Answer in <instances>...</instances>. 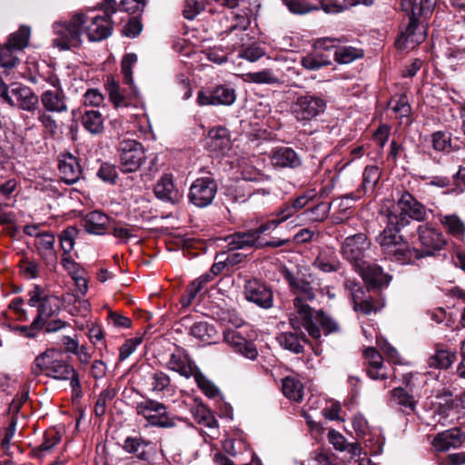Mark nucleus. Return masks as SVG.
<instances>
[{
  "label": "nucleus",
  "mask_w": 465,
  "mask_h": 465,
  "mask_svg": "<svg viewBox=\"0 0 465 465\" xmlns=\"http://www.w3.org/2000/svg\"><path fill=\"white\" fill-rule=\"evenodd\" d=\"M432 146L436 151H444L450 146V138L442 132H436L431 135Z\"/></svg>",
  "instance_id": "4d7b16f0"
},
{
  "label": "nucleus",
  "mask_w": 465,
  "mask_h": 465,
  "mask_svg": "<svg viewBox=\"0 0 465 465\" xmlns=\"http://www.w3.org/2000/svg\"><path fill=\"white\" fill-rule=\"evenodd\" d=\"M245 298L262 309L273 306V294L272 290L257 280H249L244 286Z\"/></svg>",
  "instance_id": "dca6fc26"
},
{
  "label": "nucleus",
  "mask_w": 465,
  "mask_h": 465,
  "mask_svg": "<svg viewBox=\"0 0 465 465\" xmlns=\"http://www.w3.org/2000/svg\"><path fill=\"white\" fill-rule=\"evenodd\" d=\"M122 9L130 14H136L143 11L145 6V0H123Z\"/></svg>",
  "instance_id": "052dcab7"
},
{
  "label": "nucleus",
  "mask_w": 465,
  "mask_h": 465,
  "mask_svg": "<svg viewBox=\"0 0 465 465\" xmlns=\"http://www.w3.org/2000/svg\"><path fill=\"white\" fill-rule=\"evenodd\" d=\"M213 331V327L209 326L207 322H198L191 327L190 333L202 341L210 342Z\"/></svg>",
  "instance_id": "de8ad7c7"
},
{
  "label": "nucleus",
  "mask_w": 465,
  "mask_h": 465,
  "mask_svg": "<svg viewBox=\"0 0 465 465\" xmlns=\"http://www.w3.org/2000/svg\"><path fill=\"white\" fill-rule=\"evenodd\" d=\"M296 210L291 202L284 203L282 206L275 213L277 220L279 223H282L287 219L291 218L296 213Z\"/></svg>",
  "instance_id": "0e129e2a"
},
{
  "label": "nucleus",
  "mask_w": 465,
  "mask_h": 465,
  "mask_svg": "<svg viewBox=\"0 0 465 465\" xmlns=\"http://www.w3.org/2000/svg\"><path fill=\"white\" fill-rule=\"evenodd\" d=\"M81 122L84 129L92 134H99L104 131V117L97 110L84 112Z\"/></svg>",
  "instance_id": "f704fd0d"
},
{
  "label": "nucleus",
  "mask_w": 465,
  "mask_h": 465,
  "mask_svg": "<svg viewBox=\"0 0 465 465\" xmlns=\"http://www.w3.org/2000/svg\"><path fill=\"white\" fill-rule=\"evenodd\" d=\"M335 40L325 38L318 42L319 49L312 54H309L302 59V65L308 70H318L322 66L331 64L330 52L334 45H329L328 43H333Z\"/></svg>",
  "instance_id": "6ab92c4d"
},
{
  "label": "nucleus",
  "mask_w": 465,
  "mask_h": 465,
  "mask_svg": "<svg viewBox=\"0 0 465 465\" xmlns=\"http://www.w3.org/2000/svg\"><path fill=\"white\" fill-rule=\"evenodd\" d=\"M265 54V52L262 48L257 46V45H252L245 49H243L240 54L239 57L246 59L250 62H255L259 60L261 57H262Z\"/></svg>",
  "instance_id": "13d9d810"
},
{
  "label": "nucleus",
  "mask_w": 465,
  "mask_h": 465,
  "mask_svg": "<svg viewBox=\"0 0 465 465\" xmlns=\"http://www.w3.org/2000/svg\"><path fill=\"white\" fill-rule=\"evenodd\" d=\"M225 242L231 251L263 247L262 242L259 241L252 230L230 234L225 238Z\"/></svg>",
  "instance_id": "5701e85b"
},
{
  "label": "nucleus",
  "mask_w": 465,
  "mask_h": 465,
  "mask_svg": "<svg viewBox=\"0 0 465 465\" xmlns=\"http://www.w3.org/2000/svg\"><path fill=\"white\" fill-rule=\"evenodd\" d=\"M351 299L354 310L365 315L377 312L384 305L381 301L367 295L366 292L360 286L351 291Z\"/></svg>",
  "instance_id": "4be33fe9"
},
{
  "label": "nucleus",
  "mask_w": 465,
  "mask_h": 465,
  "mask_svg": "<svg viewBox=\"0 0 465 465\" xmlns=\"http://www.w3.org/2000/svg\"><path fill=\"white\" fill-rule=\"evenodd\" d=\"M392 400L396 404L405 409H409L411 411H414L416 402L413 400V397L410 395L404 389H394L392 391Z\"/></svg>",
  "instance_id": "09e8293b"
},
{
  "label": "nucleus",
  "mask_w": 465,
  "mask_h": 465,
  "mask_svg": "<svg viewBox=\"0 0 465 465\" xmlns=\"http://www.w3.org/2000/svg\"><path fill=\"white\" fill-rule=\"evenodd\" d=\"M328 439L330 443H331L334 448L338 450H346V440L345 438L338 431L334 430H331L328 432Z\"/></svg>",
  "instance_id": "69168bd1"
},
{
  "label": "nucleus",
  "mask_w": 465,
  "mask_h": 465,
  "mask_svg": "<svg viewBox=\"0 0 465 465\" xmlns=\"http://www.w3.org/2000/svg\"><path fill=\"white\" fill-rule=\"evenodd\" d=\"M331 209V203H321L316 206L306 211L311 214V220L314 222H322L328 217Z\"/></svg>",
  "instance_id": "864d4df0"
},
{
  "label": "nucleus",
  "mask_w": 465,
  "mask_h": 465,
  "mask_svg": "<svg viewBox=\"0 0 465 465\" xmlns=\"http://www.w3.org/2000/svg\"><path fill=\"white\" fill-rule=\"evenodd\" d=\"M210 146L213 151L219 153H227L232 146L229 133L226 128L220 127L217 130L212 132Z\"/></svg>",
  "instance_id": "e433bc0d"
},
{
  "label": "nucleus",
  "mask_w": 465,
  "mask_h": 465,
  "mask_svg": "<svg viewBox=\"0 0 465 465\" xmlns=\"http://www.w3.org/2000/svg\"><path fill=\"white\" fill-rule=\"evenodd\" d=\"M434 0H402L401 10L409 16V23L404 31L395 42L398 49H412L426 37L423 26L418 24L420 16H425L431 12Z\"/></svg>",
  "instance_id": "7ed1b4c3"
},
{
  "label": "nucleus",
  "mask_w": 465,
  "mask_h": 465,
  "mask_svg": "<svg viewBox=\"0 0 465 465\" xmlns=\"http://www.w3.org/2000/svg\"><path fill=\"white\" fill-rule=\"evenodd\" d=\"M217 193V183L213 178L201 177L190 186L188 198L191 203L199 208L210 205Z\"/></svg>",
  "instance_id": "ddd939ff"
},
{
  "label": "nucleus",
  "mask_w": 465,
  "mask_h": 465,
  "mask_svg": "<svg viewBox=\"0 0 465 465\" xmlns=\"http://www.w3.org/2000/svg\"><path fill=\"white\" fill-rule=\"evenodd\" d=\"M48 377L56 380H68L70 379V385L74 391L80 389V380L75 370L67 363L60 352L59 358L53 366L52 371L48 372Z\"/></svg>",
  "instance_id": "b1692460"
},
{
  "label": "nucleus",
  "mask_w": 465,
  "mask_h": 465,
  "mask_svg": "<svg viewBox=\"0 0 465 465\" xmlns=\"http://www.w3.org/2000/svg\"><path fill=\"white\" fill-rule=\"evenodd\" d=\"M28 305L37 308V315L31 323V329L41 330L47 321L59 312L58 299L45 294L40 285H35L28 292Z\"/></svg>",
  "instance_id": "423d86ee"
},
{
  "label": "nucleus",
  "mask_w": 465,
  "mask_h": 465,
  "mask_svg": "<svg viewBox=\"0 0 465 465\" xmlns=\"http://www.w3.org/2000/svg\"><path fill=\"white\" fill-rule=\"evenodd\" d=\"M76 233V229L74 227L67 228L63 231L60 236L61 248L64 251V254H69L74 249V236Z\"/></svg>",
  "instance_id": "3c124183"
},
{
  "label": "nucleus",
  "mask_w": 465,
  "mask_h": 465,
  "mask_svg": "<svg viewBox=\"0 0 465 465\" xmlns=\"http://www.w3.org/2000/svg\"><path fill=\"white\" fill-rule=\"evenodd\" d=\"M2 99L10 106L31 113L36 111L39 105V97L31 88L20 84H12L8 89H5Z\"/></svg>",
  "instance_id": "1a4fd4ad"
},
{
  "label": "nucleus",
  "mask_w": 465,
  "mask_h": 465,
  "mask_svg": "<svg viewBox=\"0 0 465 465\" xmlns=\"http://www.w3.org/2000/svg\"><path fill=\"white\" fill-rule=\"evenodd\" d=\"M84 14L77 13L69 21L57 22L54 25L55 37L53 45L61 50L77 48L82 45Z\"/></svg>",
  "instance_id": "39448f33"
},
{
  "label": "nucleus",
  "mask_w": 465,
  "mask_h": 465,
  "mask_svg": "<svg viewBox=\"0 0 465 465\" xmlns=\"http://www.w3.org/2000/svg\"><path fill=\"white\" fill-rule=\"evenodd\" d=\"M97 176L104 182L114 183L117 178V172L114 165L104 163L97 172Z\"/></svg>",
  "instance_id": "5fc2aeb1"
},
{
  "label": "nucleus",
  "mask_w": 465,
  "mask_h": 465,
  "mask_svg": "<svg viewBox=\"0 0 465 465\" xmlns=\"http://www.w3.org/2000/svg\"><path fill=\"white\" fill-rule=\"evenodd\" d=\"M371 242L364 233H357L348 236L342 242L341 253L342 257L351 262L355 269L362 266L366 262L364 261L365 252L369 250Z\"/></svg>",
  "instance_id": "9b49d317"
},
{
  "label": "nucleus",
  "mask_w": 465,
  "mask_h": 465,
  "mask_svg": "<svg viewBox=\"0 0 465 465\" xmlns=\"http://www.w3.org/2000/svg\"><path fill=\"white\" fill-rule=\"evenodd\" d=\"M120 170L123 173L136 172L145 160L143 146L141 143L124 139L119 143Z\"/></svg>",
  "instance_id": "9d476101"
},
{
  "label": "nucleus",
  "mask_w": 465,
  "mask_h": 465,
  "mask_svg": "<svg viewBox=\"0 0 465 465\" xmlns=\"http://www.w3.org/2000/svg\"><path fill=\"white\" fill-rule=\"evenodd\" d=\"M192 376L206 396L214 398L219 394V389L198 368L194 370Z\"/></svg>",
  "instance_id": "a18cd8bd"
},
{
  "label": "nucleus",
  "mask_w": 465,
  "mask_h": 465,
  "mask_svg": "<svg viewBox=\"0 0 465 465\" xmlns=\"http://www.w3.org/2000/svg\"><path fill=\"white\" fill-rule=\"evenodd\" d=\"M326 107L327 103L322 97L307 93L297 96L291 110L293 117L305 125L322 114Z\"/></svg>",
  "instance_id": "6e6552de"
},
{
  "label": "nucleus",
  "mask_w": 465,
  "mask_h": 465,
  "mask_svg": "<svg viewBox=\"0 0 465 465\" xmlns=\"http://www.w3.org/2000/svg\"><path fill=\"white\" fill-rule=\"evenodd\" d=\"M312 264L323 272H337L341 267L339 258L331 250L321 251Z\"/></svg>",
  "instance_id": "473e14b6"
},
{
  "label": "nucleus",
  "mask_w": 465,
  "mask_h": 465,
  "mask_svg": "<svg viewBox=\"0 0 465 465\" xmlns=\"http://www.w3.org/2000/svg\"><path fill=\"white\" fill-rule=\"evenodd\" d=\"M236 98L232 88L219 85L212 91H201L198 94L197 101L200 105H231Z\"/></svg>",
  "instance_id": "f3484780"
},
{
  "label": "nucleus",
  "mask_w": 465,
  "mask_h": 465,
  "mask_svg": "<svg viewBox=\"0 0 465 465\" xmlns=\"http://www.w3.org/2000/svg\"><path fill=\"white\" fill-rule=\"evenodd\" d=\"M245 81L255 84H277L281 81L271 69H264L260 72L249 73L245 75Z\"/></svg>",
  "instance_id": "c03bdc74"
},
{
  "label": "nucleus",
  "mask_w": 465,
  "mask_h": 465,
  "mask_svg": "<svg viewBox=\"0 0 465 465\" xmlns=\"http://www.w3.org/2000/svg\"><path fill=\"white\" fill-rule=\"evenodd\" d=\"M122 447L125 452L134 454L140 460L147 461L150 459L152 442L142 437H127Z\"/></svg>",
  "instance_id": "a878e982"
},
{
  "label": "nucleus",
  "mask_w": 465,
  "mask_h": 465,
  "mask_svg": "<svg viewBox=\"0 0 465 465\" xmlns=\"http://www.w3.org/2000/svg\"><path fill=\"white\" fill-rule=\"evenodd\" d=\"M417 234L420 249H411L397 230L391 227H386L376 241L386 257L402 264L411 263L414 259L433 256L446 244L441 232L429 223L419 225Z\"/></svg>",
  "instance_id": "f257e3e1"
},
{
  "label": "nucleus",
  "mask_w": 465,
  "mask_h": 465,
  "mask_svg": "<svg viewBox=\"0 0 465 465\" xmlns=\"http://www.w3.org/2000/svg\"><path fill=\"white\" fill-rule=\"evenodd\" d=\"M270 161L274 168L295 169L302 165V157L291 147L282 146L272 152Z\"/></svg>",
  "instance_id": "412c9836"
},
{
  "label": "nucleus",
  "mask_w": 465,
  "mask_h": 465,
  "mask_svg": "<svg viewBox=\"0 0 465 465\" xmlns=\"http://www.w3.org/2000/svg\"><path fill=\"white\" fill-rule=\"evenodd\" d=\"M315 193L313 191H308L305 193L295 198L292 203L296 212L305 207L314 197Z\"/></svg>",
  "instance_id": "338daca9"
},
{
  "label": "nucleus",
  "mask_w": 465,
  "mask_h": 465,
  "mask_svg": "<svg viewBox=\"0 0 465 465\" xmlns=\"http://www.w3.org/2000/svg\"><path fill=\"white\" fill-rule=\"evenodd\" d=\"M364 356L368 361V366H381L383 359L381 353L373 347H369L364 351Z\"/></svg>",
  "instance_id": "680f3d73"
},
{
  "label": "nucleus",
  "mask_w": 465,
  "mask_h": 465,
  "mask_svg": "<svg viewBox=\"0 0 465 465\" xmlns=\"http://www.w3.org/2000/svg\"><path fill=\"white\" fill-rule=\"evenodd\" d=\"M409 219L425 221L427 219V209L412 194L407 191L401 193L396 204L388 214V226L400 232L409 223Z\"/></svg>",
  "instance_id": "20e7f679"
},
{
  "label": "nucleus",
  "mask_w": 465,
  "mask_h": 465,
  "mask_svg": "<svg viewBox=\"0 0 465 465\" xmlns=\"http://www.w3.org/2000/svg\"><path fill=\"white\" fill-rule=\"evenodd\" d=\"M314 320H316V322L322 326L325 334L340 331V325L338 322L322 310L317 311L316 314L313 315V321Z\"/></svg>",
  "instance_id": "49530a36"
},
{
  "label": "nucleus",
  "mask_w": 465,
  "mask_h": 465,
  "mask_svg": "<svg viewBox=\"0 0 465 465\" xmlns=\"http://www.w3.org/2000/svg\"><path fill=\"white\" fill-rule=\"evenodd\" d=\"M54 242L55 240L53 234L45 232L40 235V238L36 242V248L38 252H40L43 259L47 262L55 261L56 256L54 250Z\"/></svg>",
  "instance_id": "58836bf2"
},
{
  "label": "nucleus",
  "mask_w": 465,
  "mask_h": 465,
  "mask_svg": "<svg viewBox=\"0 0 465 465\" xmlns=\"http://www.w3.org/2000/svg\"><path fill=\"white\" fill-rule=\"evenodd\" d=\"M154 193L158 199L165 202L175 203L179 199V193L174 188L172 177L164 174L154 186Z\"/></svg>",
  "instance_id": "7c9ffc66"
},
{
  "label": "nucleus",
  "mask_w": 465,
  "mask_h": 465,
  "mask_svg": "<svg viewBox=\"0 0 465 465\" xmlns=\"http://www.w3.org/2000/svg\"><path fill=\"white\" fill-rule=\"evenodd\" d=\"M105 88L108 92L110 100L114 104V106L119 107L128 105V102L126 101L125 96L121 93L120 86L113 76L107 77Z\"/></svg>",
  "instance_id": "37998d69"
},
{
  "label": "nucleus",
  "mask_w": 465,
  "mask_h": 465,
  "mask_svg": "<svg viewBox=\"0 0 465 465\" xmlns=\"http://www.w3.org/2000/svg\"><path fill=\"white\" fill-rule=\"evenodd\" d=\"M455 354L446 350H437L428 359V364L432 368L447 369L454 361Z\"/></svg>",
  "instance_id": "79ce46f5"
},
{
  "label": "nucleus",
  "mask_w": 465,
  "mask_h": 465,
  "mask_svg": "<svg viewBox=\"0 0 465 465\" xmlns=\"http://www.w3.org/2000/svg\"><path fill=\"white\" fill-rule=\"evenodd\" d=\"M84 227L89 233L102 235L109 223V217L102 212L93 211L83 219Z\"/></svg>",
  "instance_id": "c756f323"
},
{
  "label": "nucleus",
  "mask_w": 465,
  "mask_h": 465,
  "mask_svg": "<svg viewBox=\"0 0 465 465\" xmlns=\"http://www.w3.org/2000/svg\"><path fill=\"white\" fill-rule=\"evenodd\" d=\"M30 28L21 26L19 30L12 34L8 42L0 46V65L12 68L18 63V58L14 54L15 51L21 50L28 45Z\"/></svg>",
  "instance_id": "f8f14e48"
},
{
  "label": "nucleus",
  "mask_w": 465,
  "mask_h": 465,
  "mask_svg": "<svg viewBox=\"0 0 465 465\" xmlns=\"http://www.w3.org/2000/svg\"><path fill=\"white\" fill-rule=\"evenodd\" d=\"M357 272L367 285L368 291L387 287L391 281V276L384 273L381 267L367 262L359 267Z\"/></svg>",
  "instance_id": "a211bd4d"
},
{
  "label": "nucleus",
  "mask_w": 465,
  "mask_h": 465,
  "mask_svg": "<svg viewBox=\"0 0 465 465\" xmlns=\"http://www.w3.org/2000/svg\"><path fill=\"white\" fill-rule=\"evenodd\" d=\"M280 346L295 354L303 352V343L307 342L306 335L303 332L284 331L276 338Z\"/></svg>",
  "instance_id": "c85d7f7f"
},
{
  "label": "nucleus",
  "mask_w": 465,
  "mask_h": 465,
  "mask_svg": "<svg viewBox=\"0 0 465 465\" xmlns=\"http://www.w3.org/2000/svg\"><path fill=\"white\" fill-rule=\"evenodd\" d=\"M135 411L137 415L146 420L149 426L153 427L173 428L178 421H182L180 418L171 415L163 403L153 399L137 402Z\"/></svg>",
  "instance_id": "0eeeda50"
},
{
  "label": "nucleus",
  "mask_w": 465,
  "mask_h": 465,
  "mask_svg": "<svg viewBox=\"0 0 465 465\" xmlns=\"http://www.w3.org/2000/svg\"><path fill=\"white\" fill-rule=\"evenodd\" d=\"M20 268L24 276L28 279L36 278L39 274V265L34 261H23Z\"/></svg>",
  "instance_id": "bf43d9fd"
},
{
  "label": "nucleus",
  "mask_w": 465,
  "mask_h": 465,
  "mask_svg": "<svg viewBox=\"0 0 465 465\" xmlns=\"http://www.w3.org/2000/svg\"><path fill=\"white\" fill-rule=\"evenodd\" d=\"M144 382L153 391H163L170 385V378L161 371H150L143 377Z\"/></svg>",
  "instance_id": "ea45409f"
},
{
  "label": "nucleus",
  "mask_w": 465,
  "mask_h": 465,
  "mask_svg": "<svg viewBox=\"0 0 465 465\" xmlns=\"http://www.w3.org/2000/svg\"><path fill=\"white\" fill-rule=\"evenodd\" d=\"M167 366L170 370L174 371L180 375L190 378L197 369L196 366H193L184 355L180 351L173 352L167 362Z\"/></svg>",
  "instance_id": "72a5a7b5"
},
{
  "label": "nucleus",
  "mask_w": 465,
  "mask_h": 465,
  "mask_svg": "<svg viewBox=\"0 0 465 465\" xmlns=\"http://www.w3.org/2000/svg\"><path fill=\"white\" fill-rule=\"evenodd\" d=\"M331 52L334 60L339 64H350L363 55L362 50L352 46H334Z\"/></svg>",
  "instance_id": "a19ab883"
},
{
  "label": "nucleus",
  "mask_w": 465,
  "mask_h": 465,
  "mask_svg": "<svg viewBox=\"0 0 465 465\" xmlns=\"http://www.w3.org/2000/svg\"><path fill=\"white\" fill-rule=\"evenodd\" d=\"M440 221L450 234L457 239L463 238L465 234V224L456 214L440 216Z\"/></svg>",
  "instance_id": "4c0bfd02"
},
{
  "label": "nucleus",
  "mask_w": 465,
  "mask_h": 465,
  "mask_svg": "<svg viewBox=\"0 0 465 465\" xmlns=\"http://www.w3.org/2000/svg\"><path fill=\"white\" fill-rule=\"evenodd\" d=\"M381 178V172L376 165H368L364 169L362 174V183L361 188L358 190V194L351 193L344 195L342 200L351 199L355 201L361 198V195L366 193L369 191H372L377 185L379 180Z\"/></svg>",
  "instance_id": "bb28decb"
},
{
  "label": "nucleus",
  "mask_w": 465,
  "mask_h": 465,
  "mask_svg": "<svg viewBox=\"0 0 465 465\" xmlns=\"http://www.w3.org/2000/svg\"><path fill=\"white\" fill-rule=\"evenodd\" d=\"M58 167L61 173V179L65 183L73 184L81 177V166L77 158L72 154L63 155L59 160Z\"/></svg>",
  "instance_id": "393cba45"
},
{
  "label": "nucleus",
  "mask_w": 465,
  "mask_h": 465,
  "mask_svg": "<svg viewBox=\"0 0 465 465\" xmlns=\"http://www.w3.org/2000/svg\"><path fill=\"white\" fill-rule=\"evenodd\" d=\"M60 352L55 350H47L38 355L32 365V373L35 376L41 372H45L48 376V372L52 371L53 366L59 358Z\"/></svg>",
  "instance_id": "2f4dec72"
},
{
  "label": "nucleus",
  "mask_w": 465,
  "mask_h": 465,
  "mask_svg": "<svg viewBox=\"0 0 465 465\" xmlns=\"http://www.w3.org/2000/svg\"><path fill=\"white\" fill-rule=\"evenodd\" d=\"M463 442V435L460 429L454 428L439 433L433 440V446L438 451H447L451 447L457 448Z\"/></svg>",
  "instance_id": "cd10ccee"
},
{
  "label": "nucleus",
  "mask_w": 465,
  "mask_h": 465,
  "mask_svg": "<svg viewBox=\"0 0 465 465\" xmlns=\"http://www.w3.org/2000/svg\"><path fill=\"white\" fill-rule=\"evenodd\" d=\"M50 84L54 89L43 92L39 98L45 111L56 114L66 113L68 111L67 98L60 80L52 78Z\"/></svg>",
  "instance_id": "4468645a"
},
{
  "label": "nucleus",
  "mask_w": 465,
  "mask_h": 465,
  "mask_svg": "<svg viewBox=\"0 0 465 465\" xmlns=\"http://www.w3.org/2000/svg\"><path fill=\"white\" fill-rule=\"evenodd\" d=\"M283 394L290 400L301 401L303 397V385L301 381L293 376H287L282 381Z\"/></svg>",
  "instance_id": "c9c22d12"
},
{
  "label": "nucleus",
  "mask_w": 465,
  "mask_h": 465,
  "mask_svg": "<svg viewBox=\"0 0 465 465\" xmlns=\"http://www.w3.org/2000/svg\"><path fill=\"white\" fill-rule=\"evenodd\" d=\"M142 342V338L135 337L127 340L121 347L119 351L120 361L126 360L136 349L137 345Z\"/></svg>",
  "instance_id": "6e6d98bb"
},
{
  "label": "nucleus",
  "mask_w": 465,
  "mask_h": 465,
  "mask_svg": "<svg viewBox=\"0 0 465 465\" xmlns=\"http://www.w3.org/2000/svg\"><path fill=\"white\" fill-rule=\"evenodd\" d=\"M112 21L109 15H95L89 16L84 15V25L83 27L84 34H85L91 42L102 41L112 34Z\"/></svg>",
  "instance_id": "2eb2a0df"
},
{
  "label": "nucleus",
  "mask_w": 465,
  "mask_h": 465,
  "mask_svg": "<svg viewBox=\"0 0 465 465\" xmlns=\"http://www.w3.org/2000/svg\"><path fill=\"white\" fill-rule=\"evenodd\" d=\"M291 292L295 294L293 299V312L290 313L289 321L294 330L303 327L313 339L321 337V331L313 322L312 307L306 302H312L321 291L319 280L305 268H298L292 272L288 268L282 271Z\"/></svg>",
  "instance_id": "f03ea898"
},
{
  "label": "nucleus",
  "mask_w": 465,
  "mask_h": 465,
  "mask_svg": "<svg viewBox=\"0 0 465 465\" xmlns=\"http://www.w3.org/2000/svg\"><path fill=\"white\" fill-rule=\"evenodd\" d=\"M104 102V95L97 89H89L84 94V104L99 106Z\"/></svg>",
  "instance_id": "e2e57ef3"
},
{
  "label": "nucleus",
  "mask_w": 465,
  "mask_h": 465,
  "mask_svg": "<svg viewBox=\"0 0 465 465\" xmlns=\"http://www.w3.org/2000/svg\"><path fill=\"white\" fill-rule=\"evenodd\" d=\"M115 392L113 390H104L98 396L94 412L96 416H103L105 413L106 403L114 399Z\"/></svg>",
  "instance_id": "8fccbe9b"
},
{
  "label": "nucleus",
  "mask_w": 465,
  "mask_h": 465,
  "mask_svg": "<svg viewBox=\"0 0 465 465\" xmlns=\"http://www.w3.org/2000/svg\"><path fill=\"white\" fill-rule=\"evenodd\" d=\"M204 8L203 0H185L183 15L193 20Z\"/></svg>",
  "instance_id": "603ef678"
},
{
  "label": "nucleus",
  "mask_w": 465,
  "mask_h": 465,
  "mask_svg": "<svg viewBox=\"0 0 465 465\" xmlns=\"http://www.w3.org/2000/svg\"><path fill=\"white\" fill-rule=\"evenodd\" d=\"M440 465H465V452L453 453L440 460Z\"/></svg>",
  "instance_id": "774afa93"
},
{
  "label": "nucleus",
  "mask_w": 465,
  "mask_h": 465,
  "mask_svg": "<svg viewBox=\"0 0 465 465\" xmlns=\"http://www.w3.org/2000/svg\"><path fill=\"white\" fill-rule=\"evenodd\" d=\"M224 341L230 345L233 351L245 358L254 361L258 356V351L254 343L247 341L238 331L227 330L223 333Z\"/></svg>",
  "instance_id": "aec40b11"
}]
</instances>
